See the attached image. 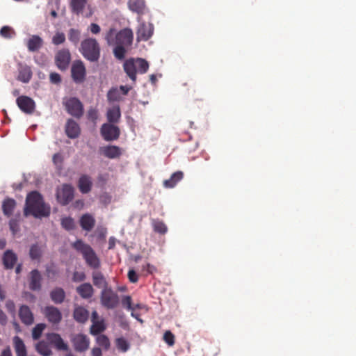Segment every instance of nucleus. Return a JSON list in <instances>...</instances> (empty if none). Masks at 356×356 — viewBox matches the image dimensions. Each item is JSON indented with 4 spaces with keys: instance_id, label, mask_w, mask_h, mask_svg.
Here are the masks:
<instances>
[{
    "instance_id": "42",
    "label": "nucleus",
    "mask_w": 356,
    "mask_h": 356,
    "mask_svg": "<svg viewBox=\"0 0 356 356\" xmlns=\"http://www.w3.org/2000/svg\"><path fill=\"white\" fill-rule=\"evenodd\" d=\"M115 344L118 349L122 352H127L129 348V343L123 337L116 339Z\"/></svg>"
},
{
    "instance_id": "55",
    "label": "nucleus",
    "mask_w": 356,
    "mask_h": 356,
    "mask_svg": "<svg viewBox=\"0 0 356 356\" xmlns=\"http://www.w3.org/2000/svg\"><path fill=\"white\" fill-rule=\"evenodd\" d=\"M86 278V276L83 272L75 271L73 273L72 280L75 282L84 281Z\"/></svg>"
},
{
    "instance_id": "4",
    "label": "nucleus",
    "mask_w": 356,
    "mask_h": 356,
    "mask_svg": "<svg viewBox=\"0 0 356 356\" xmlns=\"http://www.w3.org/2000/svg\"><path fill=\"white\" fill-rule=\"evenodd\" d=\"M63 104L67 112L76 118H81L83 115V105L76 97H70L63 99Z\"/></svg>"
},
{
    "instance_id": "17",
    "label": "nucleus",
    "mask_w": 356,
    "mask_h": 356,
    "mask_svg": "<svg viewBox=\"0 0 356 356\" xmlns=\"http://www.w3.org/2000/svg\"><path fill=\"white\" fill-rule=\"evenodd\" d=\"M42 275L40 271L37 269H34L31 271L29 275V289L31 291H39L42 287Z\"/></svg>"
},
{
    "instance_id": "54",
    "label": "nucleus",
    "mask_w": 356,
    "mask_h": 356,
    "mask_svg": "<svg viewBox=\"0 0 356 356\" xmlns=\"http://www.w3.org/2000/svg\"><path fill=\"white\" fill-rule=\"evenodd\" d=\"M122 305L128 310H134V308L132 307V300L129 296L123 297L122 300Z\"/></svg>"
},
{
    "instance_id": "32",
    "label": "nucleus",
    "mask_w": 356,
    "mask_h": 356,
    "mask_svg": "<svg viewBox=\"0 0 356 356\" xmlns=\"http://www.w3.org/2000/svg\"><path fill=\"white\" fill-rule=\"evenodd\" d=\"M128 7L131 11L142 15L145 9V3L144 0H129Z\"/></svg>"
},
{
    "instance_id": "27",
    "label": "nucleus",
    "mask_w": 356,
    "mask_h": 356,
    "mask_svg": "<svg viewBox=\"0 0 356 356\" xmlns=\"http://www.w3.org/2000/svg\"><path fill=\"white\" fill-rule=\"evenodd\" d=\"M74 318L80 323H86L89 317V312L83 307H77L74 311Z\"/></svg>"
},
{
    "instance_id": "47",
    "label": "nucleus",
    "mask_w": 356,
    "mask_h": 356,
    "mask_svg": "<svg viewBox=\"0 0 356 356\" xmlns=\"http://www.w3.org/2000/svg\"><path fill=\"white\" fill-rule=\"evenodd\" d=\"M15 34L13 29L8 26H3L0 30V35L5 38H11Z\"/></svg>"
},
{
    "instance_id": "20",
    "label": "nucleus",
    "mask_w": 356,
    "mask_h": 356,
    "mask_svg": "<svg viewBox=\"0 0 356 356\" xmlns=\"http://www.w3.org/2000/svg\"><path fill=\"white\" fill-rule=\"evenodd\" d=\"M32 71L29 66L19 63L18 65V76L17 79L23 83H29L32 78Z\"/></svg>"
},
{
    "instance_id": "43",
    "label": "nucleus",
    "mask_w": 356,
    "mask_h": 356,
    "mask_svg": "<svg viewBox=\"0 0 356 356\" xmlns=\"http://www.w3.org/2000/svg\"><path fill=\"white\" fill-rule=\"evenodd\" d=\"M46 327L45 324L44 323H39L37 324L32 330V337L33 339H38Z\"/></svg>"
},
{
    "instance_id": "8",
    "label": "nucleus",
    "mask_w": 356,
    "mask_h": 356,
    "mask_svg": "<svg viewBox=\"0 0 356 356\" xmlns=\"http://www.w3.org/2000/svg\"><path fill=\"white\" fill-rule=\"evenodd\" d=\"M16 104L19 108L25 114L31 115L35 110L34 100L26 95L19 96L16 99Z\"/></svg>"
},
{
    "instance_id": "7",
    "label": "nucleus",
    "mask_w": 356,
    "mask_h": 356,
    "mask_svg": "<svg viewBox=\"0 0 356 356\" xmlns=\"http://www.w3.org/2000/svg\"><path fill=\"white\" fill-rule=\"evenodd\" d=\"M74 197V188L70 184H63L56 193L58 202L62 205L68 204Z\"/></svg>"
},
{
    "instance_id": "50",
    "label": "nucleus",
    "mask_w": 356,
    "mask_h": 356,
    "mask_svg": "<svg viewBox=\"0 0 356 356\" xmlns=\"http://www.w3.org/2000/svg\"><path fill=\"white\" fill-rule=\"evenodd\" d=\"M65 41V36L63 33L57 32L52 38V43L55 45L63 44Z\"/></svg>"
},
{
    "instance_id": "1",
    "label": "nucleus",
    "mask_w": 356,
    "mask_h": 356,
    "mask_svg": "<svg viewBox=\"0 0 356 356\" xmlns=\"http://www.w3.org/2000/svg\"><path fill=\"white\" fill-rule=\"evenodd\" d=\"M24 214L26 216L32 215L39 218L48 217L50 215V207L44 204L38 192L32 191L26 197Z\"/></svg>"
},
{
    "instance_id": "31",
    "label": "nucleus",
    "mask_w": 356,
    "mask_h": 356,
    "mask_svg": "<svg viewBox=\"0 0 356 356\" xmlns=\"http://www.w3.org/2000/svg\"><path fill=\"white\" fill-rule=\"evenodd\" d=\"M16 207V202L12 198H6L2 202V211L3 213L7 217H10Z\"/></svg>"
},
{
    "instance_id": "14",
    "label": "nucleus",
    "mask_w": 356,
    "mask_h": 356,
    "mask_svg": "<svg viewBox=\"0 0 356 356\" xmlns=\"http://www.w3.org/2000/svg\"><path fill=\"white\" fill-rule=\"evenodd\" d=\"M133 41V33L129 29L119 31L115 36V43L119 45L129 46Z\"/></svg>"
},
{
    "instance_id": "61",
    "label": "nucleus",
    "mask_w": 356,
    "mask_h": 356,
    "mask_svg": "<svg viewBox=\"0 0 356 356\" xmlns=\"http://www.w3.org/2000/svg\"><path fill=\"white\" fill-rule=\"evenodd\" d=\"M144 269H145L149 274H153L156 271V268L150 264H147L144 266Z\"/></svg>"
},
{
    "instance_id": "25",
    "label": "nucleus",
    "mask_w": 356,
    "mask_h": 356,
    "mask_svg": "<svg viewBox=\"0 0 356 356\" xmlns=\"http://www.w3.org/2000/svg\"><path fill=\"white\" fill-rule=\"evenodd\" d=\"M26 45L29 51H37L42 47L43 40L40 36L33 35L28 40Z\"/></svg>"
},
{
    "instance_id": "40",
    "label": "nucleus",
    "mask_w": 356,
    "mask_h": 356,
    "mask_svg": "<svg viewBox=\"0 0 356 356\" xmlns=\"http://www.w3.org/2000/svg\"><path fill=\"white\" fill-rule=\"evenodd\" d=\"M42 255L41 248L38 244H33L31 246L29 250V256L31 259H38Z\"/></svg>"
},
{
    "instance_id": "64",
    "label": "nucleus",
    "mask_w": 356,
    "mask_h": 356,
    "mask_svg": "<svg viewBox=\"0 0 356 356\" xmlns=\"http://www.w3.org/2000/svg\"><path fill=\"white\" fill-rule=\"evenodd\" d=\"M92 356H102V350L99 348H94L92 350Z\"/></svg>"
},
{
    "instance_id": "49",
    "label": "nucleus",
    "mask_w": 356,
    "mask_h": 356,
    "mask_svg": "<svg viewBox=\"0 0 356 356\" xmlns=\"http://www.w3.org/2000/svg\"><path fill=\"white\" fill-rule=\"evenodd\" d=\"M9 227L12 234L15 235L19 231V222L17 218H12L9 221Z\"/></svg>"
},
{
    "instance_id": "10",
    "label": "nucleus",
    "mask_w": 356,
    "mask_h": 356,
    "mask_svg": "<svg viewBox=\"0 0 356 356\" xmlns=\"http://www.w3.org/2000/svg\"><path fill=\"white\" fill-rule=\"evenodd\" d=\"M72 77L76 83H82L86 76V67L81 60H76L73 63L71 68Z\"/></svg>"
},
{
    "instance_id": "48",
    "label": "nucleus",
    "mask_w": 356,
    "mask_h": 356,
    "mask_svg": "<svg viewBox=\"0 0 356 356\" xmlns=\"http://www.w3.org/2000/svg\"><path fill=\"white\" fill-rule=\"evenodd\" d=\"M97 343L100 346L104 347L105 349H108L110 347V341L108 338L104 334L99 335L97 337Z\"/></svg>"
},
{
    "instance_id": "23",
    "label": "nucleus",
    "mask_w": 356,
    "mask_h": 356,
    "mask_svg": "<svg viewBox=\"0 0 356 356\" xmlns=\"http://www.w3.org/2000/svg\"><path fill=\"white\" fill-rule=\"evenodd\" d=\"M17 260V254L10 250H6L3 257V263L5 268L12 269Z\"/></svg>"
},
{
    "instance_id": "29",
    "label": "nucleus",
    "mask_w": 356,
    "mask_h": 356,
    "mask_svg": "<svg viewBox=\"0 0 356 356\" xmlns=\"http://www.w3.org/2000/svg\"><path fill=\"white\" fill-rule=\"evenodd\" d=\"M13 346L17 356H27V351L23 340L18 336L13 337Z\"/></svg>"
},
{
    "instance_id": "58",
    "label": "nucleus",
    "mask_w": 356,
    "mask_h": 356,
    "mask_svg": "<svg viewBox=\"0 0 356 356\" xmlns=\"http://www.w3.org/2000/svg\"><path fill=\"white\" fill-rule=\"evenodd\" d=\"M53 163L56 165H60L63 163V158L61 154L56 153L54 154L52 158Z\"/></svg>"
},
{
    "instance_id": "46",
    "label": "nucleus",
    "mask_w": 356,
    "mask_h": 356,
    "mask_svg": "<svg viewBox=\"0 0 356 356\" xmlns=\"http://www.w3.org/2000/svg\"><path fill=\"white\" fill-rule=\"evenodd\" d=\"M80 31L74 29H71L69 31V40L72 42H73L74 44H77L79 39H80Z\"/></svg>"
},
{
    "instance_id": "35",
    "label": "nucleus",
    "mask_w": 356,
    "mask_h": 356,
    "mask_svg": "<svg viewBox=\"0 0 356 356\" xmlns=\"http://www.w3.org/2000/svg\"><path fill=\"white\" fill-rule=\"evenodd\" d=\"M51 300L56 304L62 303L65 298V293L62 288L57 287L50 293Z\"/></svg>"
},
{
    "instance_id": "62",
    "label": "nucleus",
    "mask_w": 356,
    "mask_h": 356,
    "mask_svg": "<svg viewBox=\"0 0 356 356\" xmlns=\"http://www.w3.org/2000/svg\"><path fill=\"white\" fill-rule=\"evenodd\" d=\"M131 86H121L120 87V92H122V93L124 95H127L128 94V92L131 90Z\"/></svg>"
},
{
    "instance_id": "24",
    "label": "nucleus",
    "mask_w": 356,
    "mask_h": 356,
    "mask_svg": "<svg viewBox=\"0 0 356 356\" xmlns=\"http://www.w3.org/2000/svg\"><path fill=\"white\" fill-rule=\"evenodd\" d=\"M76 292L82 298L88 299L93 296L94 289L90 283H83L76 287Z\"/></svg>"
},
{
    "instance_id": "13",
    "label": "nucleus",
    "mask_w": 356,
    "mask_h": 356,
    "mask_svg": "<svg viewBox=\"0 0 356 356\" xmlns=\"http://www.w3.org/2000/svg\"><path fill=\"white\" fill-rule=\"evenodd\" d=\"M92 325L90 332L92 335H97L106 330V325L103 318L99 319L98 313L96 311L92 312L91 316Z\"/></svg>"
},
{
    "instance_id": "63",
    "label": "nucleus",
    "mask_w": 356,
    "mask_h": 356,
    "mask_svg": "<svg viewBox=\"0 0 356 356\" xmlns=\"http://www.w3.org/2000/svg\"><path fill=\"white\" fill-rule=\"evenodd\" d=\"M0 356H13L10 347L3 349Z\"/></svg>"
},
{
    "instance_id": "33",
    "label": "nucleus",
    "mask_w": 356,
    "mask_h": 356,
    "mask_svg": "<svg viewBox=\"0 0 356 356\" xmlns=\"http://www.w3.org/2000/svg\"><path fill=\"white\" fill-rule=\"evenodd\" d=\"M93 284L97 288H108V283L104 275L99 271H94L92 274Z\"/></svg>"
},
{
    "instance_id": "51",
    "label": "nucleus",
    "mask_w": 356,
    "mask_h": 356,
    "mask_svg": "<svg viewBox=\"0 0 356 356\" xmlns=\"http://www.w3.org/2000/svg\"><path fill=\"white\" fill-rule=\"evenodd\" d=\"M164 341L170 346L175 344V335L170 331H165L163 334Z\"/></svg>"
},
{
    "instance_id": "26",
    "label": "nucleus",
    "mask_w": 356,
    "mask_h": 356,
    "mask_svg": "<svg viewBox=\"0 0 356 356\" xmlns=\"http://www.w3.org/2000/svg\"><path fill=\"white\" fill-rule=\"evenodd\" d=\"M95 225V218L89 213L83 214L80 218V225L83 230L91 231Z\"/></svg>"
},
{
    "instance_id": "38",
    "label": "nucleus",
    "mask_w": 356,
    "mask_h": 356,
    "mask_svg": "<svg viewBox=\"0 0 356 356\" xmlns=\"http://www.w3.org/2000/svg\"><path fill=\"white\" fill-rule=\"evenodd\" d=\"M136 68L138 72L140 74H145L147 72L149 68V64L147 60L143 58H136L135 59Z\"/></svg>"
},
{
    "instance_id": "11",
    "label": "nucleus",
    "mask_w": 356,
    "mask_h": 356,
    "mask_svg": "<svg viewBox=\"0 0 356 356\" xmlns=\"http://www.w3.org/2000/svg\"><path fill=\"white\" fill-rule=\"evenodd\" d=\"M72 343L76 352H85L89 348L90 339L83 334H78L72 338Z\"/></svg>"
},
{
    "instance_id": "30",
    "label": "nucleus",
    "mask_w": 356,
    "mask_h": 356,
    "mask_svg": "<svg viewBox=\"0 0 356 356\" xmlns=\"http://www.w3.org/2000/svg\"><path fill=\"white\" fill-rule=\"evenodd\" d=\"M78 186L82 193H89L92 188L90 177L86 175H82L79 179Z\"/></svg>"
},
{
    "instance_id": "6",
    "label": "nucleus",
    "mask_w": 356,
    "mask_h": 356,
    "mask_svg": "<svg viewBox=\"0 0 356 356\" xmlns=\"http://www.w3.org/2000/svg\"><path fill=\"white\" fill-rule=\"evenodd\" d=\"M100 134L104 140L113 141L119 138L120 129L113 124L104 123L100 128Z\"/></svg>"
},
{
    "instance_id": "39",
    "label": "nucleus",
    "mask_w": 356,
    "mask_h": 356,
    "mask_svg": "<svg viewBox=\"0 0 356 356\" xmlns=\"http://www.w3.org/2000/svg\"><path fill=\"white\" fill-rule=\"evenodd\" d=\"M107 98L109 102H117L121 99L120 92L118 88H111L107 93Z\"/></svg>"
},
{
    "instance_id": "19",
    "label": "nucleus",
    "mask_w": 356,
    "mask_h": 356,
    "mask_svg": "<svg viewBox=\"0 0 356 356\" xmlns=\"http://www.w3.org/2000/svg\"><path fill=\"white\" fill-rule=\"evenodd\" d=\"M48 341L54 345L59 350H67L68 346L64 342L60 334L57 333H49L47 336Z\"/></svg>"
},
{
    "instance_id": "57",
    "label": "nucleus",
    "mask_w": 356,
    "mask_h": 356,
    "mask_svg": "<svg viewBox=\"0 0 356 356\" xmlns=\"http://www.w3.org/2000/svg\"><path fill=\"white\" fill-rule=\"evenodd\" d=\"M128 278L131 283H136L138 280V276L134 269H131L128 272Z\"/></svg>"
},
{
    "instance_id": "22",
    "label": "nucleus",
    "mask_w": 356,
    "mask_h": 356,
    "mask_svg": "<svg viewBox=\"0 0 356 356\" xmlns=\"http://www.w3.org/2000/svg\"><path fill=\"white\" fill-rule=\"evenodd\" d=\"M124 70L129 77L135 82L136 81L137 68L135 59L130 58L127 60L123 65Z\"/></svg>"
},
{
    "instance_id": "9",
    "label": "nucleus",
    "mask_w": 356,
    "mask_h": 356,
    "mask_svg": "<svg viewBox=\"0 0 356 356\" xmlns=\"http://www.w3.org/2000/svg\"><path fill=\"white\" fill-rule=\"evenodd\" d=\"M71 61V54L68 49L59 50L55 56V64L61 71L66 70Z\"/></svg>"
},
{
    "instance_id": "36",
    "label": "nucleus",
    "mask_w": 356,
    "mask_h": 356,
    "mask_svg": "<svg viewBox=\"0 0 356 356\" xmlns=\"http://www.w3.org/2000/svg\"><path fill=\"white\" fill-rule=\"evenodd\" d=\"M86 4L87 0H71L70 6L73 13L79 15L83 12Z\"/></svg>"
},
{
    "instance_id": "60",
    "label": "nucleus",
    "mask_w": 356,
    "mask_h": 356,
    "mask_svg": "<svg viewBox=\"0 0 356 356\" xmlns=\"http://www.w3.org/2000/svg\"><path fill=\"white\" fill-rule=\"evenodd\" d=\"M101 31V29H100V26L97 24H95V23H92L91 25H90V31L93 33V34H97L100 32Z\"/></svg>"
},
{
    "instance_id": "21",
    "label": "nucleus",
    "mask_w": 356,
    "mask_h": 356,
    "mask_svg": "<svg viewBox=\"0 0 356 356\" xmlns=\"http://www.w3.org/2000/svg\"><path fill=\"white\" fill-rule=\"evenodd\" d=\"M80 127L77 122L69 119L65 125V133L70 138H76L80 135Z\"/></svg>"
},
{
    "instance_id": "37",
    "label": "nucleus",
    "mask_w": 356,
    "mask_h": 356,
    "mask_svg": "<svg viewBox=\"0 0 356 356\" xmlns=\"http://www.w3.org/2000/svg\"><path fill=\"white\" fill-rule=\"evenodd\" d=\"M37 351L43 356H50L52 351L49 346L44 341L39 342L36 346Z\"/></svg>"
},
{
    "instance_id": "34",
    "label": "nucleus",
    "mask_w": 356,
    "mask_h": 356,
    "mask_svg": "<svg viewBox=\"0 0 356 356\" xmlns=\"http://www.w3.org/2000/svg\"><path fill=\"white\" fill-rule=\"evenodd\" d=\"M184 177V173L181 171L174 172L169 179L163 181V186L165 188H173Z\"/></svg>"
},
{
    "instance_id": "52",
    "label": "nucleus",
    "mask_w": 356,
    "mask_h": 356,
    "mask_svg": "<svg viewBox=\"0 0 356 356\" xmlns=\"http://www.w3.org/2000/svg\"><path fill=\"white\" fill-rule=\"evenodd\" d=\"M5 307L8 313L15 316L16 313V307L15 304L12 300H8L6 302Z\"/></svg>"
},
{
    "instance_id": "45",
    "label": "nucleus",
    "mask_w": 356,
    "mask_h": 356,
    "mask_svg": "<svg viewBox=\"0 0 356 356\" xmlns=\"http://www.w3.org/2000/svg\"><path fill=\"white\" fill-rule=\"evenodd\" d=\"M61 225L66 230H72L74 228V221L70 217L63 218L61 220Z\"/></svg>"
},
{
    "instance_id": "53",
    "label": "nucleus",
    "mask_w": 356,
    "mask_h": 356,
    "mask_svg": "<svg viewBox=\"0 0 356 356\" xmlns=\"http://www.w3.org/2000/svg\"><path fill=\"white\" fill-rule=\"evenodd\" d=\"M87 118L89 120L95 123L96 120L98 118V112L97 110L94 108H90L87 113Z\"/></svg>"
},
{
    "instance_id": "16",
    "label": "nucleus",
    "mask_w": 356,
    "mask_h": 356,
    "mask_svg": "<svg viewBox=\"0 0 356 356\" xmlns=\"http://www.w3.org/2000/svg\"><path fill=\"white\" fill-rule=\"evenodd\" d=\"M154 32L153 25L150 23H141L137 30V37L140 40L147 41L152 35Z\"/></svg>"
},
{
    "instance_id": "41",
    "label": "nucleus",
    "mask_w": 356,
    "mask_h": 356,
    "mask_svg": "<svg viewBox=\"0 0 356 356\" xmlns=\"http://www.w3.org/2000/svg\"><path fill=\"white\" fill-rule=\"evenodd\" d=\"M152 225L154 230L159 234H164L168 230L166 225L162 221L154 220Z\"/></svg>"
},
{
    "instance_id": "3",
    "label": "nucleus",
    "mask_w": 356,
    "mask_h": 356,
    "mask_svg": "<svg viewBox=\"0 0 356 356\" xmlns=\"http://www.w3.org/2000/svg\"><path fill=\"white\" fill-rule=\"evenodd\" d=\"M80 51L85 58L91 61H97L100 56V47L95 39L87 38L81 42Z\"/></svg>"
},
{
    "instance_id": "59",
    "label": "nucleus",
    "mask_w": 356,
    "mask_h": 356,
    "mask_svg": "<svg viewBox=\"0 0 356 356\" xmlns=\"http://www.w3.org/2000/svg\"><path fill=\"white\" fill-rule=\"evenodd\" d=\"M8 323V317L4 312L0 309V324L5 326Z\"/></svg>"
},
{
    "instance_id": "56",
    "label": "nucleus",
    "mask_w": 356,
    "mask_h": 356,
    "mask_svg": "<svg viewBox=\"0 0 356 356\" xmlns=\"http://www.w3.org/2000/svg\"><path fill=\"white\" fill-rule=\"evenodd\" d=\"M49 81L53 84H59L61 82L60 75L56 72H51L49 75Z\"/></svg>"
},
{
    "instance_id": "44",
    "label": "nucleus",
    "mask_w": 356,
    "mask_h": 356,
    "mask_svg": "<svg viewBox=\"0 0 356 356\" xmlns=\"http://www.w3.org/2000/svg\"><path fill=\"white\" fill-rule=\"evenodd\" d=\"M124 45L116 44V47L113 49L114 56L120 60H122L125 56L126 49Z\"/></svg>"
},
{
    "instance_id": "5",
    "label": "nucleus",
    "mask_w": 356,
    "mask_h": 356,
    "mask_svg": "<svg viewBox=\"0 0 356 356\" xmlns=\"http://www.w3.org/2000/svg\"><path fill=\"white\" fill-rule=\"evenodd\" d=\"M100 300L104 307L114 309L119 303V296L111 288H106L103 289L101 292Z\"/></svg>"
},
{
    "instance_id": "2",
    "label": "nucleus",
    "mask_w": 356,
    "mask_h": 356,
    "mask_svg": "<svg viewBox=\"0 0 356 356\" xmlns=\"http://www.w3.org/2000/svg\"><path fill=\"white\" fill-rule=\"evenodd\" d=\"M72 245L73 248L82 254L86 264L90 268L98 269L100 267V259L90 245L80 239L76 240Z\"/></svg>"
},
{
    "instance_id": "15",
    "label": "nucleus",
    "mask_w": 356,
    "mask_h": 356,
    "mask_svg": "<svg viewBox=\"0 0 356 356\" xmlns=\"http://www.w3.org/2000/svg\"><path fill=\"white\" fill-rule=\"evenodd\" d=\"M19 317L22 323L31 325L34 322V316L29 306L22 305L19 309Z\"/></svg>"
},
{
    "instance_id": "28",
    "label": "nucleus",
    "mask_w": 356,
    "mask_h": 356,
    "mask_svg": "<svg viewBox=\"0 0 356 356\" xmlns=\"http://www.w3.org/2000/svg\"><path fill=\"white\" fill-rule=\"evenodd\" d=\"M121 112L119 106H115L107 111L106 118L108 123L115 124L120 121Z\"/></svg>"
},
{
    "instance_id": "18",
    "label": "nucleus",
    "mask_w": 356,
    "mask_h": 356,
    "mask_svg": "<svg viewBox=\"0 0 356 356\" xmlns=\"http://www.w3.org/2000/svg\"><path fill=\"white\" fill-rule=\"evenodd\" d=\"M101 153L106 158L114 159L122 155V149L116 145H107L100 148Z\"/></svg>"
},
{
    "instance_id": "12",
    "label": "nucleus",
    "mask_w": 356,
    "mask_h": 356,
    "mask_svg": "<svg viewBox=\"0 0 356 356\" xmlns=\"http://www.w3.org/2000/svg\"><path fill=\"white\" fill-rule=\"evenodd\" d=\"M45 318L52 324H58L62 320V314L56 307L47 306L42 312Z\"/></svg>"
}]
</instances>
